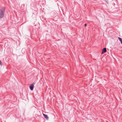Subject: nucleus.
I'll list each match as a JSON object with an SVG mask.
<instances>
[{"label":"nucleus","instance_id":"f257e3e1","mask_svg":"<svg viewBox=\"0 0 122 122\" xmlns=\"http://www.w3.org/2000/svg\"><path fill=\"white\" fill-rule=\"evenodd\" d=\"M5 9L4 8H3L0 10V18H2L4 16V13L5 12Z\"/></svg>","mask_w":122,"mask_h":122},{"label":"nucleus","instance_id":"f03ea898","mask_svg":"<svg viewBox=\"0 0 122 122\" xmlns=\"http://www.w3.org/2000/svg\"><path fill=\"white\" fill-rule=\"evenodd\" d=\"M107 51L106 49V48H103L101 54H102L105 53Z\"/></svg>","mask_w":122,"mask_h":122},{"label":"nucleus","instance_id":"7ed1b4c3","mask_svg":"<svg viewBox=\"0 0 122 122\" xmlns=\"http://www.w3.org/2000/svg\"><path fill=\"white\" fill-rule=\"evenodd\" d=\"M29 87L30 90L31 91H32L33 89L34 86H33L32 85L30 84L29 86Z\"/></svg>","mask_w":122,"mask_h":122},{"label":"nucleus","instance_id":"20e7f679","mask_svg":"<svg viewBox=\"0 0 122 122\" xmlns=\"http://www.w3.org/2000/svg\"><path fill=\"white\" fill-rule=\"evenodd\" d=\"M43 115H44V117L47 120L48 119L49 117L47 115L44 114H43Z\"/></svg>","mask_w":122,"mask_h":122},{"label":"nucleus","instance_id":"39448f33","mask_svg":"<svg viewBox=\"0 0 122 122\" xmlns=\"http://www.w3.org/2000/svg\"><path fill=\"white\" fill-rule=\"evenodd\" d=\"M118 39L122 44V39L119 37H118Z\"/></svg>","mask_w":122,"mask_h":122},{"label":"nucleus","instance_id":"423d86ee","mask_svg":"<svg viewBox=\"0 0 122 122\" xmlns=\"http://www.w3.org/2000/svg\"><path fill=\"white\" fill-rule=\"evenodd\" d=\"M35 83L34 82H33L32 84H31V85H33V86H34V85H35Z\"/></svg>","mask_w":122,"mask_h":122},{"label":"nucleus","instance_id":"0eeeda50","mask_svg":"<svg viewBox=\"0 0 122 122\" xmlns=\"http://www.w3.org/2000/svg\"><path fill=\"white\" fill-rule=\"evenodd\" d=\"M0 65H1V62L0 60Z\"/></svg>","mask_w":122,"mask_h":122},{"label":"nucleus","instance_id":"6e6552de","mask_svg":"<svg viewBox=\"0 0 122 122\" xmlns=\"http://www.w3.org/2000/svg\"><path fill=\"white\" fill-rule=\"evenodd\" d=\"M86 25H87V24H85V25H84V26H85V27L86 26Z\"/></svg>","mask_w":122,"mask_h":122},{"label":"nucleus","instance_id":"1a4fd4ad","mask_svg":"<svg viewBox=\"0 0 122 122\" xmlns=\"http://www.w3.org/2000/svg\"><path fill=\"white\" fill-rule=\"evenodd\" d=\"M25 49H22V51H23Z\"/></svg>","mask_w":122,"mask_h":122}]
</instances>
